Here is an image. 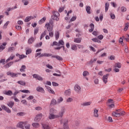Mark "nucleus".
<instances>
[{"instance_id":"f03ea898","label":"nucleus","mask_w":129,"mask_h":129,"mask_svg":"<svg viewBox=\"0 0 129 129\" xmlns=\"http://www.w3.org/2000/svg\"><path fill=\"white\" fill-rule=\"evenodd\" d=\"M25 126V127H24ZM17 127L22 129H30L31 125L28 123V121H21L17 123Z\"/></svg>"},{"instance_id":"052dcab7","label":"nucleus","mask_w":129,"mask_h":129,"mask_svg":"<svg viewBox=\"0 0 129 129\" xmlns=\"http://www.w3.org/2000/svg\"><path fill=\"white\" fill-rule=\"evenodd\" d=\"M53 16H55V17H59L60 16V14L58 13V12H54L53 13Z\"/></svg>"},{"instance_id":"603ef678","label":"nucleus","mask_w":129,"mask_h":129,"mask_svg":"<svg viewBox=\"0 0 129 129\" xmlns=\"http://www.w3.org/2000/svg\"><path fill=\"white\" fill-rule=\"evenodd\" d=\"M15 51V48L14 47H9L8 48V52H13Z\"/></svg>"},{"instance_id":"dca6fc26","label":"nucleus","mask_w":129,"mask_h":129,"mask_svg":"<svg viewBox=\"0 0 129 129\" xmlns=\"http://www.w3.org/2000/svg\"><path fill=\"white\" fill-rule=\"evenodd\" d=\"M112 115L113 116H115V117H119V116H120V113L114 111L112 112Z\"/></svg>"},{"instance_id":"f3484780","label":"nucleus","mask_w":129,"mask_h":129,"mask_svg":"<svg viewBox=\"0 0 129 129\" xmlns=\"http://www.w3.org/2000/svg\"><path fill=\"white\" fill-rule=\"evenodd\" d=\"M93 114L94 117H98L99 116V115L98 114V110H97V109H95L94 110Z\"/></svg>"},{"instance_id":"b1692460","label":"nucleus","mask_w":129,"mask_h":129,"mask_svg":"<svg viewBox=\"0 0 129 129\" xmlns=\"http://www.w3.org/2000/svg\"><path fill=\"white\" fill-rule=\"evenodd\" d=\"M14 64V61H11L10 62L8 63L7 64L4 66L5 68H9V67H11L12 65Z\"/></svg>"},{"instance_id":"bb28decb","label":"nucleus","mask_w":129,"mask_h":129,"mask_svg":"<svg viewBox=\"0 0 129 129\" xmlns=\"http://www.w3.org/2000/svg\"><path fill=\"white\" fill-rule=\"evenodd\" d=\"M14 104L15 103L13 101H10L7 103V105H8L9 107H11V108H13V106H14Z\"/></svg>"},{"instance_id":"c9c22d12","label":"nucleus","mask_w":129,"mask_h":129,"mask_svg":"<svg viewBox=\"0 0 129 129\" xmlns=\"http://www.w3.org/2000/svg\"><path fill=\"white\" fill-rule=\"evenodd\" d=\"M17 83H18V84H20V85H23V86H25V85H26V82L23 81H18L17 82Z\"/></svg>"},{"instance_id":"a18cd8bd","label":"nucleus","mask_w":129,"mask_h":129,"mask_svg":"<svg viewBox=\"0 0 129 129\" xmlns=\"http://www.w3.org/2000/svg\"><path fill=\"white\" fill-rule=\"evenodd\" d=\"M22 3H24V6H28L29 5V1L28 0H22Z\"/></svg>"},{"instance_id":"58836bf2","label":"nucleus","mask_w":129,"mask_h":129,"mask_svg":"<svg viewBox=\"0 0 129 129\" xmlns=\"http://www.w3.org/2000/svg\"><path fill=\"white\" fill-rule=\"evenodd\" d=\"M105 13H106L108 11V8H109V4L106 3L105 4Z\"/></svg>"},{"instance_id":"4be33fe9","label":"nucleus","mask_w":129,"mask_h":129,"mask_svg":"<svg viewBox=\"0 0 129 129\" xmlns=\"http://www.w3.org/2000/svg\"><path fill=\"white\" fill-rule=\"evenodd\" d=\"M27 67L25 65H23L21 67V68L20 69V72H26V69Z\"/></svg>"},{"instance_id":"8fccbe9b","label":"nucleus","mask_w":129,"mask_h":129,"mask_svg":"<svg viewBox=\"0 0 129 129\" xmlns=\"http://www.w3.org/2000/svg\"><path fill=\"white\" fill-rule=\"evenodd\" d=\"M49 36L50 38H53L54 37V32L53 31H49Z\"/></svg>"},{"instance_id":"2eb2a0df","label":"nucleus","mask_w":129,"mask_h":129,"mask_svg":"<svg viewBox=\"0 0 129 129\" xmlns=\"http://www.w3.org/2000/svg\"><path fill=\"white\" fill-rule=\"evenodd\" d=\"M54 37L56 40H58L60 37V32H59V31H55L54 33Z\"/></svg>"},{"instance_id":"5fc2aeb1","label":"nucleus","mask_w":129,"mask_h":129,"mask_svg":"<svg viewBox=\"0 0 129 129\" xmlns=\"http://www.w3.org/2000/svg\"><path fill=\"white\" fill-rule=\"evenodd\" d=\"M123 39H124V36H123L122 37H120L119 40V42L120 44H122V43L123 42Z\"/></svg>"},{"instance_id":"c756f323","label":"nucleus","mask_w":129,"mask_h":129,"mask_svg":"<svg viewBox=\"0 0 129 129\" xmlns=\"http://www.w3.org/2000/svg\"><path fill=\"white\" fill-rule=\"evenodd\" d=\"M91 104V102H84L82 104L83 106H88V105H90Z\"/></svg>"},{"instance_id":"09e8293b","label":"nucleus","mask_w":129,"mask_h":129,"mask_svg":"<svg viewBox=\"0 0 129 129\" xmlns=\"http://www.w3.org/2000/svg\"><path fill=\"white\" fill-rule=\"evenodd\" d=\"M71 49L74 50V51H76L77 50V46L76 45H73L71 47Z\"/></svg>"},{"instance_id":"cd10ccee","label":"nucleus","mask_w":129,"mask_h":129,"mask_svg":"<svg viewBox=\"0 0 129 129\" xmlns=\"http://www.w3.org/2000/svg\"><path fill=\"white\" fill-rule=\"evenodd\" d=\"M114 68H121V63L120 62L116 63L114 66Z\"/></svg>"},{"instance_id":"680f3d73","label":"nucleus","mask_w":129,"mask_h":129,"mask_svg":"<svg viewBox=\"0 0 129 129\" xmlns=\"http://www.w3.org/2000/svg\"><path fill=\"white\" fill-rule=\"evenodd\" d=\"M65 9V7H61L59 9L58 12L59 13H62L64 11V9Z\"/></svg>"},{"instance_id":"ddd939ff","label":"nucleus","mask_w":129,"mask_h":129,"mask_svg":"<svg viewBox=\"0 0 129 129\" xmlns=\"http://www.w3.org/2000/svg\"><path fill=\"white\" fill-rule=\"evenodd\" d=\"M63 127L64 129H70L68 126V120H64L63 121Z\"/></svg>"},{"instance_id":"774afa93","label":"nucleus","mask_w":129,"mask_h":129,"mask_svg":"<svg viewBox=\"0 0 129 129\" xmlns=\"http://www.w3.org/2000/svg\"><path fill=\"white\" fill-rule=\"evenodd\" d=\"M98 38L99 39V40H102V39H103V35H100L98 36Z\"/></svg>"},{"instance_id":"ea45409f","label":"nucleus","mask_w":129,"mask_h":129,"mask_svg":"<svg viewBox=\"0 0 129 129\" xmlns=\"http://www.w3.org/2000/svg\"><path fill=\"white\" fill-rule=\"evenodd\" d=\"M31 53H32V49L28 48L27 49H26V55H29V54H31Z\"/></svg>"},{"instance_id":"a19ab883","label":"nucleus","mask_w":129,"mask_h":129,"mask_svg":"<svg viewBox=\"0 0 129 129\" xmlns=\"http://www.w3.org/2000/svg\"><path fill=\"white\" fill-rule=\"evenodd\" d=\"M64 93L66 95H70V94H71V90L69 89V90H66L64 92Z\"/></svg>"},{"instance_id":"6e6d98bb","label":"nucleus","mask_w":129,"mask_h":129,"mask_svg":"<svg viewBox=\"0 0 129 129\" xmlns=\"http://www.w3.org/2000/svg\"><path fill=\"white\" fill-rule=\"evenodd\" d=\"M63 101V98L62 97H59L57 100V103H61Z\"/></svg>"},{"instance_id":"79ce46f5","label":"nucleus","mask_w":129,"mask_h":129,"mask_svg":"<svg viewBox=\"0 0 129 129\" xmlns=\"http://www.w3.org/2000/svg\"><path fill=\"white\" fill-rule=\"evenodd\" d=\"M129 23L127 22L125 24V27L124 28V31H126V30L128 29Z\"/></svg>"},{"instance_id":"338daca9","label":"nucleus","mask_w":129,"mask_h":129,"mask_svg":"<svg viewBox=\"0 0 129 129\" xmlns=\"http://www.w3.org/2000/svg\"><path fill=\"white\" fill-rule=\"evenodd\" d=\"M93 35H94V36H97L98 35V31H94L93 33H92Z\"/></svg>"},{"instance_id":"c03bdc74","label":"nucleus","mask_w":129,"mask_h":129,"mask_svg":"<svg viewBox=\"0 0 129 129\" xmlns=\"http://www.w3.org/2000/svg\"><path fill=\"white\" fill-rule=\"evenodd\" d=\"M92 41L95 42V43H99V42L100 43L101 42V41H99L97 38H93Z\"/></svg>"},{"instance_id":"473e14b6","label":"nucleus","mask_w":129,"mask_h":129,"mask_svg":"<svg viewBox=\"0 0 129 129\" xmlns=\"http://www.w3.org/2000/svg\"><path fill=\"white\" fill-rule=\"evenodd\" d=\"M32 126L35 128H38V127H40V124L38 123H33Z\"/></svg>"},{"instance_id":"393cba45","label":"nucleus","mask_w":129,"mask_h":129,"mask_svg":"<svg viewBox=\"0 0 129 129\" xmlns=\"http://www.w3.org/2000/svg\"><path fill=\"white\" fill-rule=\"evenodd\" d=\"M42 126L43 129H50V126H49L48 123L42 124Z\"/></svg>"},{"instance_id":"5701e85b","label":"nucleus","mask_w":129,"mask_h":129,"mask_svg":"<svg viewBox=\"0 0 129 129\" xmlns=\"http://www.w3.org/2000/svg\"><path fill=\"white\" fill-rule=\"evenodd\" d=\"M16 56H17V57H19V58H20V59H24V58H27V55H25L24 54L20 55L19 53H17Z\"/></svg>"},{"instance_id":"423d86ee","label":"nucleus","mask_w":129,"mask_h":129,"mask_svg":"<svg viewBox=\"0 0 129 129\" xmlns=\"http://www.w3.org/2000/svg\"><path fill=\"white\" fill-rule=\"evenodd\" d=\"M1 107L2 109H3L4 110H5V111H6V112H8V113H11V112H12V111H11V109H10L9 107L6 106L5 105H2L1 106Z\"/></svg>"},{"instance_id":"20e7f679","label":"nucleus","mask_w":129,"mask_h":129,"mask_svg":"<svg viewBox=\"0 0 129 129\" xmlns=\"http://www.w3.org/2000/svg\"><path fill=\"white\" fill-rule=\"evenodd\" d=\"M32 76L33 78H35V79L39 80V81H43V80H44V78H43V77L37 74H33Z\"/></svg>"},{"instance_id":"a211bd4d","label":"nucleus","mask_w":129,"mask_h":129,"mask_svg":"<svg viewBox=\"0 0 129 129\" xmlns=\"http://www.w3.org/2000/svg\"><path fill=\"white\" fill-rule=\"evenodd\" d=\"M56 104H57V101H56V99H52L50 102V106H54V105H56Z\"/></svg>"},{"instance_id":"0eeeda50","label":"nucleus","mask_w":129,"mask_h":129,"mask_svg":"<svg viewBox=\"0 0 129 129\" xmlns=\"http://www.w3.org/2000/svg\"><path fill=\"white\" fill-rule=\"evenodd\" d=\"M45 28H46L48 32H51L53 31V25L51 26V25H50L49 23H46L45 24Z\"/></svg>"},{"instance_id":"e2e57ef3","label":"nucleus","mask_w":129,"mask_h":129,"mask_svg":"<svg viewBox=\"0 0 129 129\" xmlns=\"http://www.w3.org/2000/svg\"><path fill=\"white\" fill-rule=\"evenodd\" d=\"M73 100V99H72V98H69L68 99H67L66 102L67 103H70V102H72Z\"/></svg>"},{"instance_id":"4d7b16f0","label":"nucleus","mask_w":129,"mask_h":129,"mask_svg":"<svg viewBox=\"0 0 129 129\" xmlns=\"http://www.w3.org/2000/svg\"><path fill=\"white\" fill-rule=\"evenodd\" d=\"M110 18L112 20H114V19H115V15H114V14L111 13Z\"/></svg>"},{"instance_id":"4c0bfd02","label":"nucleus","mask_w":129,"mask_h":129,"mask_svg":"<svg viewBox=\"0 0 129 129\" xmlns=\"http://www.w3.org/2000/svg\"><path fill=\"white\" fill-rule=\"evenodd\" d=\"M75 43H81V38H77L74 39Z\"/></svg>"},{"instance_id":"de8ad7c7","label":"nucleus","mask_w":129,"mask_h":129,"mask_svg":"<svg viewBox=\"0 0 129 129\" xmlns=\"http://www.w3.org/2000/svg\"><path fill=\"white\" fill-rule=\"evenodd\" d=\"M96 61H97V58H94V59H91L89 62V64H93V63H94V62H96Z\"/></svg>"},{"instance_id":"6e6552de","label":"nucleus","mask_w":129,"mask_h":129,"mask_svg":"<svg viewBox=\"0 0 129 129\" xmlns=\"http://www.w3.org/2000/svg\"><path fill=\"white\" fill-rule=\"evenodd\" d=\"M75 91L77 93H80V91H81V88L80 87V86L76 85L75 86Z\"/></svg>"},{"instance_id":"1a4fd4ad","label":"nucleus","mask_w":129,"mask_h":129,"mask_svg":"<svg viewBox=\"0 0 129 129\" xmlns=\"http://www.w3.org/2000/svg\"><path fill=\"white\" fill-rule=\"evenodd\" d=\"M108 76H109V74H107L106 75H104L103 77L102 80L105 84H106V83H107V79H108Z\"/></svg>"},{"instance_id":"6ab92c4d","label":"nucleus","mask_w":129,"mask_h":129,"mask_svg":"<svg viewBox=\"0 0 129 129\" xmlns=\"http://www.w3.org/2000/svg\"><path fill=\"white\" fill-rule=\"evenodd\" d=\"M34 18V17L33 16H29V17H27L25 19V22L26 23H28V22H30V21H31V20H32V19Z\"/></svg>"},{"instance_id":"864d4df0","label":"nucleus","mask_w":129,"mask_h":129,"mask_svg":"<svg viewBox=\"0 0 129 129\" xmlns=\"http://www.w3.org/2000/svg\"><path fill=\"white\" fill-rule=\"evenodd\" d=\"M9 24H10V22L7 21L3 26L4 29H7V28L8 27V25H9Z\"/></svg>"},{"instance_id":"39448f33","label":"nucleus","mask_w":129,"mask_h":129,"mask_svg":"<svg viewBox=\"0 0 129 129\" xmlns=\"http://www.w3.org/2000/svg\"><path fill=\"white\" fill-rule=\"evenodd\" d=\"M42 117H43V114H42V113L38 114L37 115H36L34 119V120L35 121H37V122L40 121Z\"/></svg>"},{"instance_id":"f8f14e48","label":"nucleus","mask_w":129,"mask_h":129,"mask_svg":"<svg viewBox=\"0 0 129 129\" xmlns=\"http://www.w3.org/2000/svg\"><path fill=\"white\" fill-rule=\"evenodd\" d=\"M58 112V111L55 109L51 108L49 110V114H55Z\"/></svg>"},{"instance_id":"bf43d9fd","label":"nucleus","mask_w":129,"mask_h":129,"mask_svg":"<svg viewBox=\"0 0 129 129\" xmlns=\"http://www.w3.org/2000/svg\"><path fill=\"white\" fill-rule=\"evenodd\" d=\"M121 12L124 13V12H126V8L124 7H122L121 8Z\"/></svg>"},{"instance_id":"49530a36","label":"nucleus","mask_w":129,"mask_h":129,"mask_svg":"<svg viewBox=\"0 0 129 129\" xmlns=\"http://www.w3.org/2000/svg\"><path fill=\"white\" fill-rule=\"evenodd\" d=\"M17 115H19L20 116H24V115H26V113L25 112H19L17 113Z\"/></svg>"},{"instance_id":"aec40b11","label":"nucleus","mask_w":129,"mask_h":129,"mask_svg":"<svg viewBox=\"0 0 129 129\" xmlns=\"http://www.w3.org/2000/svg\"><path fill=\"white\" fill-rule=\"evenodd\" d=\"M52 54L50 53H42L40 54V57H50Z\"/></svg>"},{"instance_id":"69168bd1","label":"nucleus","mask_w":129,"mask_h":129,"mask_svg":"<svg viewBox=\"0 0 129 129\" xmlns=\"http://www.w3.org/2000/svg\"><path fill=\"white\" fill-rule=\"evenodd\" d=\"M34 99V96H29L28 98H27V100H32V99Z\"/></svg>"},{"instance_id":"7c9ffc66","label":"nucleus","mask_w":129,"mask_h":129,"mask_svg":"<svg viewBox=\"0 0 129 129\" xmlns=\"http://www.w3.org/2000/svg\"><path fill=\"white\" fill-rule=\"evenodd\" d=\"M47 35V30H45L41 35L40 40H42Z\"/></svg>"},{"instance_id":"0e129e2a","label":"nucleus","mask_w":129,"mask_h":129,"mask_svg":"<svg viewBox=\"0 0 129 129\" xmlns=\"http://www.w3.org/2000/svg\"><path fill=\"white\" fill-rule=\"evenodd\" d=\"M58 44L59 45H61L63 46L64 45V44H65V43L64 42V41L63 40H60L59 41Z\"/></svg>"},{"instance_id":"a878e982","label":"nucleus","mask_w":129,"mask_h":129,"mask_svg":"<svg viewBox=\"0 0 129 129\" xmlns=\"http://www.w3.org/2000/svg\"><path fill=\"white\" fill-rule=\"evenodd\" d=\"M15 56L14 54H11V55L6 60V62H9L11 60H13Z\"/></svg>"},{"instance_id":"412c9836","label":"nucleus","mask_w":129,"mask_h":129,"mask_svg":"<svg viewBox=\"0 0 129 129\" xmlns=\"http://www.w3.org/2000/svg\"><path fill=\"white\" fill-rule=\"evenodd\" d=\"M35 41V38L33 37H31L28 39V43L29 45H31V44H33L34 43V41Z\"/></svg>"},{"instance_id":"e433bc0d","label":"nucleus","mask_w":129,"mask_h":129,"mask_svg":"<svg viewBox=\"0 0 129 129\" xmlns=\"http://www.w3.org/2000/svg\"><path fill=\"white\" fill-rule=\"evenodd\" d=\"M6 46H7V42H4L3 43V45L0 46V48H1L2 50H5V49H6Z\"/></svg>"},{"instance_id":"c85d7f7f","label":"nucleus","mask_w":129,"mask_h":129,"mask_svg":"<svg viewBox=\"0 0 129 129\" xmlns=\"http://www.w3.org/2000/svg\"><path fill=\"white\" fill-rule=\"evenodd\" d=\"M90 27L91 28L90 29H89V31L90 32V33H92V32H93V30H94V24H91L90 25Z\"/></svg>"},{"instance_id":"2f4dec72","label":"nucleus","mask_w":129,"mask_h":129,"mask_svg":"<svg viewBox=\"0 0 129 129\" xmlns=\"http://www.w3.org/2000/svg\"><path fill=\"white\" fill-rule=\"evenodd\" d=\"M45 21H46V17H43L42 19H41L39 21V24L42 25V24L45 23Z\"/></svg>"},{"instance_id":"4468645a","label":"nucleus","mask_w":129,"mask_h":129,"mask_svg":"<svg viewBox=\"0 0 129 129\" xmlns=\"http://www.w3.org/2000/svg\"><path fill=\"white\" fill-rule=\"evenodd\" d=\"M36 90L38 92H41L42 93H44V92H45V90H44V88H43L41 87H37L36 88Z\"/></svg>"},{"instance_id":"7ed1b4c3","label":"nucleus","mask_w":129,"mask_h":129,"mask_svg":"<svg viewBox=\"0 0 129 129\" xmlns=\"http://www.w3.org/2000/svg\"><path fill=\"white\" fill-rule=\"evenodd\" d=\"M7 75L8 76H11V77L15 78L18 77V75H21V73H15L11 72H8L7 73Z\"/></svg>"},{"instance_id":"f257e3e1","label":"nucleus","mask_w":129,"mask_h":129,"mask_svg":"<svg viewBox=\"0 0 129 129\" xmlns=\"http://www.w3.org/2000/svg\"><path fill=\"white\" fill-rule=\"evenodd\" d=\"M65 111H66V108L65 107H62L61 110L59 111L57 115L54 114H49L48 116V118L49 119H55V118H59V117H62L63 115L65 113Z\"/></svg>"},{"instance_id":"37998d69","label":"nucleus","mask_w":129,"mask_h":129,"mask_svg":"<svg viewBox=\"0 0 129 129\" xmlns=\"http://www.w3.org/2000/svg\"><path fill=\"white\" fill-rule=\"evenodd\" d=\"M83 75L84 77L88 76V75H89V73L88 71H85L83 73Z\"/></svg>"},{"instance_id":"9b49d317","label":"nucleus","mask_w":129,"mask_h":129,"mask_svg":"<svg viewBox=\"0 0 129 129\" xmlns=\"http://www.w3.org/2000/svg\"><path fill=\"white\" fill-rule=\"evenodd\" d=\"M45 88L47 89V91L49 92V93H52V94H55V92L51 88V87L48 86H45Z\"/></svg>"},{"instance_id":"9d476101","label":"nucleus","mask_w":129,"mask_h":129,"mask_svg":"<svg viewBox=\"0 0 129 129\" xmlns=\"http://www.w3.org/2000/svg\"><path fill=\"white\" fill-rule=\"evenodd\" d=\"M3 93L5 95H8V96H12V95H13V91H12V90L4 91Z\"/></svg>"},{"instance_id":"f704fd0d","label":"nucleus","mask_w":129,"mask_h":129,"mask_svg":"<svg viewBox=\"0 0 129 129\" xmlns=\"http://www.w3.org/2000/svg\"><path fill=\"white\" fill-rule=\"evenodd\" d=\"M53 58H56L57 60H59V61H61V60H63V58L61 57V56L59 55H53Z\"/></svg>"},{"instance_id":"72a5a7b5","label":"nucleus","mask_w":129,"mask_h":129,"mask_svg":"<svg viewBox=\"0 0 129 129\" xmlns=\"http://www.w3.org/2000/svg\"><path fill=\"white\" fill-rule=\"evenodd\" d=\"M90 10H91V8L90 6H86V11L88 14H91Z\"/></svg>"},{"instance_id":"13d9d810","label":"nucleus","mask_w":129,"mask_h":129,"mask_svg":"<svg viewBox=\"0 0 129 129\" xmlns=\"http://www.w3.org/2000/svg\"><path fill=\"white\" fill-rule=\"evenodd\" d=\"M50 46H51L52 47H53V46H58V42H57L56 41H54L50 45Z\"/></svg>"},{"instance_id":"3c124183","label":"nucleus","mask_w":129,"mask_h":129,"mask_svg":"<svg viewBox=\"0 0 129 129\" xmlns=\"http://www.w3.org/2000/svg\"><path fill=\"white\" fill-rule=\"evenodd\" d=\"M21 92H23V93H30V91L28 90H22L20 91Z\"/></svg>"}]
</instances>
